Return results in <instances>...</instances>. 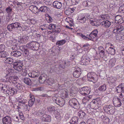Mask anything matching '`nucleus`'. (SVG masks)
<instances>
[{"label": "nucleus", "instance_id": "60", "mask_svg": "<svg viewBox=\"0 0 124 124\" xmlns=\"http://www.w3.org/2000/svg\"><path fill=\"white\" fill-rule=\"evenodd\" d=\"M99 54H100L101 57L103 58L104 56L105 55V52L104 50H103L101 52H99Z\"/></svg>", "mask_w": 124, "mask_h": 124}, {"label": "nucleus", "instance_id": "27", "mask_svg": "<svg viewBox=\"0 0 124 124\" xmlns=\"http://www.w3.org/2000/svg\"><path fill=\"white\" fill-rule=\"evenodd\" d=\"M109 18L108 15L107 14L103 15L100 16L98 17V19L100 20H106Z\"/></svg>", "mask_w": 124, "mask_h": 124}, {"label": "nucleus", "instance_id": "26", "mask_svg": "<svg viewBox=\"0 0 124 124\" xmlns=\"http://www.w3.org/2000/svg\"><path fill=\"white\" fill-rule=\"evenodd\" d=\"M49 8L46 6H42L39 8V12H41L42 13H45L48 10Z\"/></svg>", "mask_w": 124, "mask_h": 124}, {"label": "nucleus", "instance_id": "42", "mask_svg": "<svg viewBox=\"0 0 124 124\" xmlns=\"http://www.w3.org/2000/svg\"><path fill=\"white\" fill-rule=\"evenodd\" d=\"M106 85L105 84L101 86L98 88L99 90L102 91H105L106 90Z\"/></svg>", "mask_w": 124, "mask_h": 124}, {"label": "nucleus", "instance_id": "35", "mask_svg": "<svg viewBox=\"0 0 124 124\" xmlns=\"http://www.w3.org/2000/svg\"><path fill=\"white\" fill-rule=\"evenodd\" d=\"M5 62L10 64H11L14 62L13 59L10 58H7L5 61Z\"/></svg>", "mask_w": 124, "mask_h": 124}, {"label": "nucleus", "instance_id": "51", "mask_svg": "<svg viewBox=\"0 0 124 124\" xmlns=\"http://www.w3.org/2000/svg\"><path fill=\"white\" fill-rule=\"evenodd\" d=\"M18 111L19 112V117L22 120H23L24 119V117L23 116V113L20 111H19V109Z\"/></svg>", "mask_w": 124, "mask_h": 124}, {"label": "nucleus", "instance_id": "44", "mask_svg": "<svg viewBox=\"0 0 124 124\" xmlns=\"http://www.w3.org/2000/svg\"><path fill=\"white\" fill-rule=\"evenodd\" d=\"M16 87L18 89L22 90H23V88H24V87L21 84L18 83L16 85Z\"/></svg>", "mask_w": 124, "mask_h": 124}, {"label": "nucleus", "instance_id": "55", "mask_svg": "<svg viewBox=\"0 0 124 124\" xmlns=\"http://www.w3.org/2000/svg\"><path fill=\"white\" fill-rule=\"evenodd\" d=\"M119 12H121L122 11H124V5H122L120 6L119 9Z\"/></svg>", "mask_w": 124, "mask_h": 124}, {"label": "nucleus", "instance_id": "23", "mask_svg": "<svg viewBox=\"0 0 124 124\" xmlns=\"http://www.w3.org/2000/svg\"><path fill=\"white\" fill-rule=\"evenodd\" d=\"M43 120L45 121L50 122L51 121V117L50 116L44 114L43 116Z\"/></svg>", "mask_w": 124, "mask_h": 124}, {"label": "nucleus", "instance_id": "33", "mask_svg": "<svg viewBox=\"0 0 124 124\" xmlns=\"http://www.w3.org/2000/svg\"><path fill=\"white\" fill-rule=\"evenodd\" d=\"M18 77L16 76H10L9 77L8 79L9 82L11 83L14 81L17 80Z\"/></svg>", "mask_w": 124, "mask_h": 124}, {"label": "nucleus", "instance_id": "10", "mask_svg": "<svg viewBox=\"0 0 124 124\" xmlns=\"http://www.w3.org/2000/svg\"><path fill=\"white\" fill-rule=\"evenodd\" d=\"M12 119L10 116H6L2 119L3 124H11Z\"/></svg>", "mask_w": 124, "mask_h": 124}, {"label": "nucleus", "instance_id": "62", "mask_svg": "<svg viewBox=\"0 0 124 124\" xmlns=\"http://www.w3.org/2000/svg\"><path fill=\"white\" fill-rule=\"evenodd\" d=\"M121 18V16H120L118 15L116 16L115 18L116 23L118 20H119Z\"/></svg>", "mask_w": 124, "mask_h": 124}, {"label": "nucleus", "instance_id": "50", "mask_svg": "<svg viewBox=\"0 0 124 124\" xmlns=\"http://www.w3.org/2000/svg\"><path fill=\"white\" fill-rule=\"evenodd\" d=\"M90 98L91 97L90 96L85 97L83 99V101H85V102H86L88 101H89Z\"/></svg>", "mask_w": 124, "mask_h": 124}, {"label": "nucleus", "instance_id": "29", "mask_svg": "<svg viewBox=\"0 0 124 124\" xmlns=\"http://www.w3.org/2000/svg\"><path fill=\"white\" fill-rule=\"evenodd\" d=\"M46 80V77L43 75H41L39 78V82L41 83H43Z\"/></svg>", "mask_w": 124, "mask_h": 124}, {"label": "nucleus", "instance_id": "54", "mask_svg": "<svg viewBox=\"0 0 124 124\" xmlns=\"http://www.w3.org/2000/svg\"><path fill=\"white\" fill-rule=\"evenodd\" d=\"M108 80L109 81V82L111 83L115 82V78L112 77H111L109 78Z\"/></svg>", "mask_w": 124, "mask_h": 124}, {"label": "nucleus", "instance_id": "39", "mask_svg": "<svg viewBox=\"0 0 124 124\" xmlns=\"http://www.w3.org/2000/svg\"><path fill=\"white\" fill-rule=\"evenodd\" d=\"M47 16H46V20L47 22L49 23L51 22L53 20L52 18L49 15L47 14Z\"/></svg>", "mask_w": 124, "mask_h": 124}, {"label": "nucleus", "instance_id": "58", "mask_svg": "<svg viewBox=\"0 0 124 124\" xmlns=\"http://www.w3.org/2000/svg\"><path fill=\"white\" fill-rule=\"evenodd\" d=\"M103 50L104 51V49L103 47L100 46L98 47V52H101Z\"/></svg>", "mask_w": 124, "mask_h": 124}, {"label": "nucleus", "instance_id": "43", "mask_svg": "<svg viewBox=\"0 0 124 124\" xmlns=\"http://www.w3.org/2000/svg\"><path fill=\"white\" fill-rule=\"evenodd\" d=\"M72 9V8H67V9H66L65 11V13L67 15H69L71 13H72V12L71 11V10L73 11Z\"/></svg>", "mask_w": 124, "mask_h": 124}, {"label": "nucleus", "instance_id": "13", "mask_svg": "<svg viewBox=\"0 0 124 124\" xmlns=\"http://www.w3.org/2000/svg\"><path fill=\"white\" fill-rule=\"evenodd\" d=\"M25 46H22L20 47V49L23 52V54L25 56L28 55L29 53V50L26 48Z\"/></svg>", "mask_w": 124, "mask_h": 124}, {"label": "nucleus", "instance_id": "18", "mask_svg": "<svg viewBox=\"0 0 124 124\" xmlns=\"http://www.w3.org/2000/svg\"><path fill=\"white\" fill-rule=\"evenodd\" d=\"M101 25L106 28L109 27L111 25V23L108 20L104 21L102 22L100 24Z\"/></svg>", "mask_w": 124, "mask_h": 124}, {"label": "nucleus", "instance_id": "38", "mask_svg": "<svg viewBox=\"0 0 124 124\" xmlns=\"http://www.w3.org/2000/svg\"><path fill=\"white\" fill-rule=\"evenodd\" d=\"M47 109L49 112H52L53 111L55 112L56 111L55 107L54 106L49 107L47 108Z\"/></svg>", "mask_w": 124, "mask_h": 124}, {"label": "nucleus", "instance_id": "40", "mask_svg": "<svg viewBox=\"0 0 124 124\" xmlns=\"http://www.w3.org/2000/svg\"><path fill=\"white\" fill-rule=\"evenodd\" d=\"M124 88V87L122 86V84L121 85H118L116 88V91L117 93H120L122 92V89Z\"/></svg>", "mask_w": 124, "mask_h": 124}, {"label": "nucleus", "instance_id": "24", "mask_svg": "<svg viewBox=\"0 0 124 124\" xmlns=\"http://www.w3.org/2000/svg\"><path fill=\"white\" fill-rule=\"evenodd\" d=\"M78 115L80 118L84 119L85 118L86 115L83 111H79L78 112Z\"/></svg>", "mask_w": 124, "mask_h": 124}, {"label": "nucleus", "instance_id": "57", "mask_svg": "<svg viewBox=\"0 0 124 124\" xmlns=\"http://www.w3.org/2000/svg\"><path fill=\"white\" fill-rule=\"evenodd\" d=\"M121 101H124V93H121L120 94L119 97Z\"/></svg>", "mask_w": 124, "mask_h": 124}, {"label": "nucleus", "instance_id": "21", "mask_svg": "<svg viewBox=\"0 0 124 124\" xmlns=\"http://www.w3.org/2000/svg\"><path fill=\"white\" fill-rule=\"evenodd\" d=\"M23 81L24 83L27 85L30 86L32 83L31 80L29 78H25L23 80Z\"/></svg>", "mask_w": 124, "mask_h": 124}, {"label": "nucleus", "instance_id": "41", "mask_svg": "<svg viewBox=\"0 0 124 124\" xmlns=\"http://www.w3.org/2000/svg\"><path fill=\"white\" fill-rule=\"evenodd\" d=\"M39 72L38 70L32 72L33 74L32 78H34L38 77L39 75Z\"/></svg>", "mask_w": 124, "mask_h": 124}, {"label": "nucleus", "instance_id": "52", "mask_svg": "<svg viewBox=\"0 0 124 124\" xmlns=\"http://www.w3.org/2000/svg\"><path fill=\"white\" fill-rule=\"evenodd\" d=\"M58 49H56L55 48H53L52 50L51 51V52H52V53H54V54H53V55L55 54H57L58 53H57L56 51H58Z\"/></svg>", "mask_w": 124, "mask_h": 124}, {"label": "nucleus", "instance_id": "61", "mask_svg": "<svg viewBox=\"0 0 124 124\" xmlns=\"http://www.w3.org/2000/svg\"><path fill=\"white\" fill-rule=\"evenodd\" d=\"M66 4L69 6L72 5L71 0H67L66 1Z\"/></svg>", "mask_w": 124, "mask_h": 124}, {"label": "nucleus", "instance_id": "25", "mask_svg": "<svg viewBox=\"0 0 124 124\" xmlns=\"http://www.w3.org/2000/svg\"><path fill=\"white\" fill-rule=\"evenodd\" d=\"M78 117L76 116H74L72 117L70 120V123L71 124L78 123L79 122Z\"/></svg>", "mask_w": 124, "mask_h": 124}, {"label": "nucleus", "instance_id": "3", "mask_svg": "<svg viewBox=\"0 0 124 124\" xmlns=\"http://www.w3.org/2000/svg\"><path fill=\"white\" fill-rule=\"evenodd\" d=\"M112 45L110 43H108L106 44L105 47V49L107 52L109 54L114 55L115 53V50L113 46H112Z\"/></svg>", "mask_w": 124, "mask_h": 124}, {"label": "nucleus", "instance_id": "17", "mask_svg": "<svg viewBox=\"0 0 124 124\" xmlns=\"http://www.w3.org/2000/svg\"><path fill=\"white\" fill-rule=\"evenodd\" d=\"M29 9L34 13H38L39 10L35 5H31L29 7Z\"/></svg>", "mask_w": 124, "mask_h": 124}, {"label": "nucleus", "instance_id": "36", "mask_svg": "<svg viewBox=\"0 0 124 124\" xmlns=\"http://www.w3.org/2000/svg\"><path fill=\"white\" fill-rule=\"evenodd\" d=\"M14 73V70L13 69H9L6 70V73L7 75H11Z\"/></svg>", "mask_w": 124, "mask_h": 124}, {"label": "nucleus", "instance_id": "45", "mask_svg": "<svg viewBox=\"0 0 124 124\" xmlns=\"http://www.w3.org/2000/svg\"><path fill=\"white\" fill-rule=\"evenodd\" d=\"M55 28V25L53 24H50L48 26V28L50 30L54 29Z\"/></svg>", "mask_w": 124, "mask_h": 124}, {"label": "nucleus", "instance_id": "34", "mask_svg": "<svg viewBox=\"0 0 124 124\" xmlns=\"http://www.w3.org/2000/svg\"><path fill=\"white\" fill-rule=\"evenodd\" d=\"M66 42V41L65 39L58 41L56 43V45L59 46L63 45Z\"/></svg>", "mask_w": 124, "mask_h": 124}, {"label": "nucleus", "instance_id": "20", "mask_svg": "<svg viewBox=\"0 0 124 124\" xmlns=\"http://www.w3.org/2000/svg\"><path fill=\"white\" fill-rule=\"evenodd\" d=\"M90 105L91 108L93 109H96L98 107V104L94 102L93 100L90 102Z\"/></svg>", "mask_w": 124, "mask_h": 124}, {"label": "nucleus", "instance_id": "37", "mask_svg": "<svg viewBox=\"0 0 124 124\" xmlns=\"http://www.w3.org/2000/svg\"><path fill=\"white\" fill-rule=\"evenodd\" d=\"M116 60L115 59H112L109 61V64L111 66H113L115 64Z\"/></svg>", "mask_w": 124, "mask_h": 124}, {"label": "nucleus", "instance_id": "4", "mask_svg": "<svg viewBox=\"0 0 124 124\" xmlns=\"http://www.w3.org/2000/svg\"><path fill=\"white\" fill-rule=\"evenodd\" d=\"M90 58L87 55H84L82 56L80 63L82 65H87L90 62Z\"/></svg>", "mask_w": 124, "mask_h": 124}, {"label": "nucleus", "instance_id": "31", "mask_svg": "<svg viewBox=\"0 0 124 124\" xmlns=\"http://www.w3.org/2000/svg\"><path fill=\"white\" fill-rule=\"evenodd\" d=\"M87 77L88 81L93 82L95 81L94 78L92 76V75L90 73L88 74Z\"/></svg>", "mask_w": 124, "mask_h": 124}, {"label": "nucleus", "instance_id": "56", "mask_svg": "<svg viewBox=\"0 0 124 124\" xmlns=\"http://www.w3.org/2000/svg\"><path fill=\"white\" fill-rule=\"evenodd\" d=\"M11 88L9 87V86L8 85H4V88L3 90L4 92H5L6 90H10Z\"/></svg>", "mask_w": 124, "mask_h": 124}, {"label": "nucleus", "instance_id": "16", "mask_svg": "<svg viewBox=\"0 0 124 124\" xmlns=\"http://www.w3.org/2000/svg\"><path fill=\"white\" fill-rule=\"evenodd\" d=\"M10 54L12 57H17L21 55V53L19 51H15L11 52Z\"/></svg>", "mask_w": 124, "mask_h": 124}, {"label": "nucleus", "instance_id": "9", "mask_svg": "<svg viewBox=\"0 0 124 124\" xmlns=\"http://www.w3.org/2000/svg\"><path fill=\"white\" fill-rule=\"evenodd\" d=\"M120 99L117 97H115L113 99V102L114 105L116 107H119L122 105Z\"/></svg>", "mask_w": 124, "mask_h": 124}, {"label": "nucleus", "instance_id": "11", "mask_svg": "<svg viewBox=\"0 0 124 124\" xmlns=\"http://www.w3.org/2000/svg\"><path fill=\"white\" fill-rule=\"evenodd\" d=\"M14 68L18 71H21L22 70V67L20 65V63L17 62L15 61L13 64Z\"/></svg>", "mask_w": 124, "mask_h": 124}, {"label": "nucleus", "instance_id": "49", "mask_svg": "<svg viewBox=\"0 0 124 124\" xmlns=\"http://www.w3.org/2000/svg\"><path fill=\"white\" fill-rule=\"evenodd\" d=\"M10 90L12 92V94L13 95L16 93L17 92V90L13 87H11Z\"/></svg>", "mask_w": 124, "mask_h": 124}, {"label": "nucleus", "instance_id": "6", "mask_svg": "<svg viewBox=\"0 0 124 124\" xmlns=\"http://www.w3.org/2000/svg\"><path fill=\"white\" fill-rule=\"evenodd\" d=\"M124 29V27L121 25H117L114 27L113 32L116 34L119 33Z\"/></svg>", "mask_w": 124, "mask_h": 124}, {"label": "nucleus", "instance_id": "14", "mask_svg": "<svg viewBox=\"0 0 124 124\" xmlns=\"http://www.w3.org/2000/svg\"><path fill=\"white\" fill-rule=\"evenodd\" d=\"M76 69L73 71V75L75 77L78 78L79 77L80 75L81 70L78 67H76Z\"/></svg>", "mask_w": 124, "mask_h": 124}, {"label": "nucleus", "instance_id": "12", "mask_svg": "<svg viewBox=\"0 0 124 124\" xmlns=\"http://www.w3.org/2000/svg\"><path fill=\"white\" fill-rule=\"evenodd\" d=\"M36 42L32 41L27 44L25 46L28 48H30L32 50H36L37 47L36 46Z\"/></svg>", "mask_w": 124, "mask_h": 124}, {"label": "nucleus", "instance_id": "64", "mask_svg": "<svg viewBox=\"0 0 124 124\" xmlns=\"http://www.w3.org/2000/svg\"><path fill=\"white\" fill-rule=\"evenodd\" d=\"M83 5L84 6L86 7L88 6V3L87 1H85L83 2Z\"/></svg>", "mask_w": 124, "mask_h": 124}, {"label": "nucleus", "instance_id": "15", "mask_svg": "<svg viewBox=\"0 0 124 124\" xmlns=\"http://www.w3.org/2000/svg\"><path fill=\"white\" fill-rule=\"evenodd\" d=\"M55 100L56 103L60 106H62L64 104L65 101L62 98H60L59 99L57 98Z\"/></svg>", "mask_w": 124, "mask_h": 124}, {"label": "nucleus", "instance_id": "46", "mask_svg": "<svg viewBox=\"0 0 124 124\" xmlns=\"http://www.w3.org/2000/svg\"><path fill=\"white\" fill-rule=\"evenodd\" d=\"M34 99H30V100L28 101V105L29 106L31 107L33 104L34 102Z\"/></svg>", "mask_w": 124, "mask_h": 124}, {"label": "nucleus", "instance_id": "53", "mask_svg": "<svg viewBox=\"0 0 124 124\" xmlns=\"http://www.w3.org/2000/svg\"><path fill=\"white\" fill-rule=\"evenodd\" d=\"M12 10V8L10 7L7 8L6 9V11L8 13H10Z\"/></svg>", "mask_w": 124, "mask_h": 124}, {"label": "nucleus", "instance_id": "2", "mask_svg": "<svg viewBox=\"0 0 124 124\" xmlns=\"http://www.w3.org/2000/svg\"><path fill=\"white\" fill-rule=\"evenodd\" d=\"M103 109L105 112L109 115H112L115 111V107L111 105L105 106Z\"/></svg>", "mask_w": 124, "mask_h": 124}, {"label": "nucleus", "instance_id": "22", "mask_svg": "<svg viewBox=\"0 0 124 124\" xmlns=\"http://www.w3.org/2000/svg\"><path fill=\"white\" fill-rule=\"evenodd\" d=\"M116 39L119 41H122L124 39V33H118L116 36Z\"/></svg>", "mask_w": 124, "mask_h": 124}, {"label": "nucleus", "instance_id": "48", "mask_svg": "<svg viewBox=\"0 0 124 124\" xmlns=\"http://www.w3.org/2000/svg\"><path fill=\"white\" fill-rule=\"evenodd\" d=\"M36 115L38 116H40L42 115L44 113L41 110L37 111L35 113Z\"/></svg>", "mask_w": 124, "mask_h": 124}, {"label": "nucleus", "instance_id": "63", "mask_svg": "<svg viewBox=\"0 0 124 124\" xmlns=\"http://www.w3.org/2000/svg\"><path fill=\"white\" fill-rule=\"evenodd\" d=\"M93 101L96 103H97L98 104H100V99L99 98L96 99L94 100V101L93 100Z\"/></svg>", "mask_w": 124, "mask_h": 124}, {"label": "nucleus", "instance_id": "32", "mask_svg": "<svg viewBox=\"0 0 124 124\" xmlns=\"http://www.w3.org/2000/svg\"><path fill=\"white\" fill-rule=\"evenodd\" d=\"M87 16H86V17L85 16H83L79 18V21L81 23H85L86 21V20L87 18Z\"/></svg>", "mask_w": 124, "mask_h": 124}, {"label": "nucleus", "instance_id": "28", "mask_svg": "<svg viewBox=\"0 0 124 124\" xmlns=\"http://www.w3.org/2000/svg\"><path fill=\"white\" fill-rule=\"evenodd\" d=\"M18 106H22L24 107L25 103L27 102V101L26 100L22 99L21 101H18Z\"/></svg>", "mask_w": 124, "mask_h": 124}, {"label": "nucleus", "instance_id": "5", "mask_svg": "<svg viewBox=\"0 0 124 124\" xmlns=\"http://www.w3.org/2000/svg\"><path fill=\"white\" fill-rule=\"evenodd\" d=\"M77 101L75 99L70 100L69 102V104L72 107L76 109L79 108V105L77 104Z\"/></svg>", "mask_w": 124, "mask_h": 124}, {"label": "nucleus", "instance_id": "1", "mask_svg": "<svg viewBox=\"0 0 124 124\" xmlns=\"http://www.w3.org/2000/svg\"><path fill=\"white\" fill-rule=\"evenodd\" d=\"M7 29L8 30L11 31L14 30L15 29H18L19 28L18 32H20L22 30V31H27L29 29L28 26L26 25L22 26L21 24L18 22L12 23L8 25Z\"/></svg>", "mask_w": 124, "mask_h": 124}, {"label": "nucleus", "instance_id": "19", "mask_svg": "<svg viewBox=\"0 0 124 124\" xmlns=\"http://www.w3.org/2000/svg\"><path fill=\"white\" fill-rule=\"evenodd\" d=\"M53 4L54 8L57 9L60 8L62 6L61 2L57 1H54Z\"/></svg>", "mask_w": 124, "mask_h": 124}, {"label": "nucleus", "instance_id": "30", "mask_svg": "<svg viewBox=\"0 0 124 124\" xmlns=\"http://www.w3.org/2000/svg\"><path fill=\"white\" fill-rule=\"evenodd\" d=\"M29 39V37L28 36H23L21 38L20 40L22 43H27Z\"/></svg>", "mask_w": 124, "mask_h": 124}, {"label": "nucleus", "instance_id": "8", "mask_svg": "<svg viewBox=\"0 0 124 124\" xmlns=\"http://www.w3.org/2000/svg\"><path fill=\"white\" fill-rule=\"evenodd\" d=\"M90 88L87 87H84L81 88L80 90V93L83 95H86L90 92Z\"/></svg>", "mask_w": 124, "mask_h": 124}, {"label": "nucleus", "instance_id": "7", "mask_svg": "<svg viewBox=\"0 0 124 124\" xmlns=\"http://www.w3.org/2000/svg\"><path fill=\"white\" fill-rule=\"evenodd\" d=\"M5 46L3 44L0 45V57H6L8 55V53L4 51Z\"/></svg>", "mask_w": 124, "mask_h": 124}, {"label": "nucleus", "instance_id": "47", "mask_svg": "<svg viewBox=\"0 0 124 124\" xmlns=\"http://www.w3.org/2000/svg\"><path fill=\"white\" fill-rule=\"evenodd\" d=\"M98 33V31L97 30H95L93 31L90 34V36H92V35H93L94 37H96L97 36V34Z\"/></svg>", "mask_w": 124, "mask_h": 124}, {"label": "nucleus", "instance_id": "59", "mask_svg": "<svg viewBox=\"0 0 124 124\" xmlns=\"http://www.w3.org/2000/svg\"><path fill=\"white\" fill-rule=\"evenodd\" d=\"M89 123L88 124H94L95 123V120L93 119H90L89 120Z\"/></svg>", "mask_w": 124, "mask_h": 124}]
</instances>
